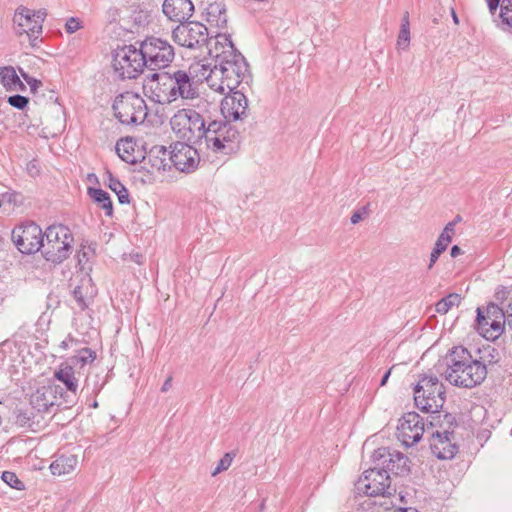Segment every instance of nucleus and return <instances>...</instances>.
<instances>
[{
    "instance_id": "obj_50",
    "label": "nucleus",
    "mask_w": 512,
    "mask_h": 512,
    "mask_svg": "<svg viewBox=\"0 0 512 512\" xmlns=\"http://www.w3.org/2000/svg\"><path fill=\"white\" fill-rule=\"evenodd\" d=\"M172 377H168L161 387L162 392H167L171 388Z\"/></svg>"
},
{
    "instance_id": "obj_38",
    "label": "nucleus",
    "mask_w": 512,
    "mask_h": 512,
    "mask_svg": "<svg viewBox=\"0 0 512 512\" xmlns=\"http://www.w3.org/2000/svg\"><path fill=\"white\" fill-rule=\"evenodd\" d=\"M234 456L231 453H225L224 456L219 460L214 471L211 473L212 476H216L223 471H226L232 464Z\"/></svg>"
},
{
    "instance_id": "obj_3",
    "label": "nucleus",
    "mask_w": 512,
    "mask_h": 512,
    "mask_svg": "<svg viewBox=\"0 0 512 512\" xmlns=\"http://www.w3.org/2000/svg\"><path fill=\"white\" fill-rule=\"evenodd\" d=\"M46 17V9L34 10L24 5L18 6L12 18L15 35L18 37L25 35L32 48L38 47Z\"/></svg>"
},
{
    "instance_id": "obj_23",
    "label": "nucleus",
    "mask_w": 512,
    "mask_h": 512,
    "mask_svg": "<svg viewBox=\"0 0 512 512\" xmlns=\"http://www.w3.org/2000/svg\"><path fill=\"white\" fill-rule=\"evenodd\" d=\"M204 19L211 27L224 29L227 25L225 5L221 2L208 4L204 11Z\"/></svg>"
},
{
    "instance_id": "obj_49",
    "label": "nucleus",
    "mask_w": 512,
    "mask_h": 512,
    "mask_svg": "<svg viewBox=\"0 0 512 512\" xmlns=\"http://www.w3.org/2000/svg\"><path fill=\"white\" fill-rule=\"evenodd\" d=\"M464 254L463 250L457 246V245H454L451 249H450V256L453 257V258H456L460 255Z\"/></svg>"
},
{
    "instance_id": "obj_27",
    "label": "nucleus",
    "mask_w": 512,
    "mask_h": 512,
    "mask_svg": "<svg viewBox=\"0 0 512 512\" xmlns=\"http://www.w3.org/2000/svg\"><path fill=\"white\" fill-rule=\"evenodd\" d=\"M88 195L107 217L113 216V204L110 195L106 191L90 187L88 188Z\"/></svg>"
},
{
    "instance_id": "obj_54",
    "label": "nucleus",
    "mask_w": 512,
    "mask_h": 512,
    "mask_svg": "<svg viewBox=\"0 0 512 512\" xmlns=\"http://www.w3.org/2000/svg\"><path fill=\"white\" fill-rule=\"evenodd\" d=\"M441 415L432 416V420L430 421V424L432 426H436L440 422Z\"/></svg>"
},
{
    "instance_id": "obj_31",
    "label": "nucleus",
    "mask_w": 512,
    "mask_h": 512,
    "mask_svg": "<svg viewBox=\"0 0 512 512\" xmlns=\"http://www.w3.org/2000/svg\"><path fill=\"white\" fill-rule=\"evenodd\" d=\"M448 247V225L443 228L442 233L440 234L438 240L435 243V246L430 254V262L428 268L431 269L433 265L438 260L439 256L447 249Z\"/></svg>"
},
{
    "instance_id": "obj_33",
    "label": "nucleus",
    "mask_w": 512,
    "mask_h": 512,
    "mask_svg": "<svg viewBox=\"0 0 512 512\" xmlns=\"http://www.w3.org/2000/svg\"><path fill=\"white\" fill-rule=\"evenodd\" d=\"M389 457L390 459L389 462L387 463V468L389 470L395 472L396 474L404 473L405 471H407V458L403 454L399 452H395L394 454L389 453Z\"/></svg>"
},
{
    "instance_id": "obj_34",
    "label": "nucleus",
    "mask_w": 512,
    "mask_h": 512,
    "mask_svg": "<svg viewBox=\"0 0 512 512\" xmlns=\"http://www.w3.org/2000/svg\"><path fill=\"white\" fill-rule=\"evenodd\" d=\"M95 357V352L90 348H82L78 351L77 355L69 358L68 361L73 365L80 363L81 366H84L87 363L93 362Z\"/></svg>"
},
{
    "instance_id": "obj_39",
    "label": "nucleus",
    "mask_w": 512,
    "mask_h": 512,
    "mask_svg": "<svg viewBox=\"0 0 512 512\" xmlns=\"http://www.w3.org/2000/svg\"><path fill=\"white\" fill-rule=\"evenodd\" d=\"M8 103L18 109H24L28 104V98L22 95H13L8 98Z\"/></svg>"
},
{
    "instance_id": "obj_58",
    "label": "nucleus",
    "mask_w": 512,
    "mask_h": 512,
    "mask_svg": "<svg viewBox=\"0 0 512 512\" xmlns=\"http://www.w3.org/2000/svg\"><path fill=\"white\" fill-rule=\"evenodd\" d=\"M393 498L396 500V501H403V496H401L400 494L398 496L396 495H393Z\"/></svg>"
},
{
    "instance_id": "obj_42",
    "label": "nucleus",
    "mask_w": 512,
    "mask_h": 512,
    "mask_svg": "<svg viewBox=\"0 0 512 512\" xmlns=\"http://www.w3.org/2000/svg\"><path fill=\"white\" fill-rule=\"evenodd\" d=\"M460 350H467L466 348L459 346L455 347L452 351H450V364H454L455 362L462 359V353Z\"/></svg>"
},
{
    "instance_id": "obj_8",
    "label": "nucleus",
    "mask_w": 512,
    "mask_h": 512,
    "mask_svg": "<svg viewBox=\"0 0 512 512\" xmlns=\"http://www.w3.org/2000/svg\"><path fill=\"white\" fill-rule=\"evenodd\" d=\"M239 132L234 126L223 121H211L205 130L203 140L208 149L213 152L228 153L234 148Z\"/></svg>"
},
{
    "instance_id": "obj_56",
    "label": "nucleus",
    "mask_w": 512,
    "mask_h": 512,
    "mask_svg": "<svg viewBox=\"0 0 512 512\" xmlns=\"http://www.w3.org/2000/svg\"><path fill=\"white\" fill-rule=\"evenodd\" d=\"M467 468H468V463L467 462H462L461 465H460V468H459V472H463Z\"/></svg>"
},
{
    "instance_id": "obj_28",
    "label": "nucleus",
    "mask_w": 512,
    "mask_h": 512,
    "mask_svg": "<svg viewBox=\"0 0 512 512\" xmlns=\"http://www.w3.org/2000/svg\"><path fill=\"white\" fill-rule=\"evenodd\" d=\"M411 41V33H410V20H409V12H404L402 19L400 30L397 36L396 48L398 50L406 51L410 46Z\"/></svg>"
},
{
    "instance_id": "obj_11",
    "label": "nucleus",
    "mask_w": 512,
    "mask_h": 512,
    "mask_svg": "<svg viewBox=\"0 0 512 512\" xmlns=\"http://www.w3.org/2000/svg\"><path fill=\"white\" fill-rule=\"evenodd\" d=\"M141 50L146 67L151 70L167 67L174 59L173 46L167 41L157 37H148L141 43Z\"/></svg>"
},
{
    "instance_id": "obj_6",
    "label": "nucleus",
    "mask_w": 512,
    "mask_h": 512,
    "mask_svg": "<svg viewBox=\"0 0 512 512\" xmlns=\"http://www.w3.org/2000/svg\"><path fill=\"white\" fill-rule=\"evenodd\" d=\"M170 125L178 138L198 144L203 141L205 135V121L203 117L193 109H180L170 119Z\"/></svg>"
},
{
    "instance_id": "obj_45",
    "label": "nucleus",
    "mask_w": 512,
    "mask_h": 512,
    "mask_svg": "<svg viewBox=\"0 0 512 512\" xmlns=\"http://www.w3.org/2000/svg\"><path fill=\"white\" fill-rule=\"evenodd\" d=\"M505 315V326L507 325L510 329H512V300L508 303L506 309L504 310Z\"/></svg>"
},
{
    "instance_id": "obj_16",
    "label": "nucleus",
    "mask_w": 512,
    "mask_h": 512,
    "mask_svg": "<svg viewBox=\"0 0 512 512\" xmlns=\"http://www.w3.org/2000/svg\"><path fill=\"white\" fill-rule=\"evenodd\" d=\"M423 418L416 412H408L402 416L397 426V437L407 447L419 442L424 434Z\"/></svg>"
},
{
    "instance_id": "obj_55",
    "label": "nucleus",
    "mask_w": 512,
    "mask_h": 512,
    "mask_svg": "<svg viewBox=\"0 0 512 512\" xmlns=\"http://www.w3.org/2000/svg\"><path fill=\"white\" fill-rule=\"evenodd\" d=\"M459 221H461V217L458 215V216H456V218L454 219V221H453V222H450V232H452V231H453V225H454L455 223L459 222Z\"/></svg>"
},
{
    "instance_id": "obj_22",
    "label": "nucleus",
    "mask_w": 512,
    "mask_h": 512,
    "mask_svg": "<svg viewBox=\"0 0 512 512\" xmlns=\"http://www.w3.org/2000/svg\"><path fill=\"white\" fill-rule=\"evenodd\" d=\"M55 380L61 382L68 392L76 394L79 387V379L76 376L74 365L66 360L60 363L53 373Z\"/></svg>"
},
{
    "instance_id": "obj_32",
    "label": "nucleus",
    "mask_w": 512,
    "mask_h": 512,
    "mask_svg": "<svg viewBox=\"0 0 512 512\" xmlns=\"http://www.w3.org/2000/svg\"><path fill=\"white\" fill-rule=\"evenodd\" d=\"M107 185L117 195L121 204L129 203L128 190L110 172L107 173Z\"/></svg>"
},
{
    "instance_id": "obj_35",
    "label": "nucleus",
    "mask_w": 512,
    "mask_h": 512,
    "mask_svg": "<svg viewBox=\"0 0 512 512\" xmlns=\"http://www.w3.org/2000/svg\"><path fill=\"white\" fill-rule=\"evenodd\" d=\"M479 353L481 354L480 362L485 365L486 363L491 364L499 360V352L494 347L487 346L483 350H479Z\"/></svg>"
},
{
    "instance_id": "obj_51",
    "label": "nucleus",
    "mask_w": 512,
    "mask_h": 512,
    "mask_svg": "<svg viewBox=\"0 0 512 512\" xmlns=\"http://www.w3.org/2000/svg\"><path fill=\"white\" fill-rule=\"evenodd\" d=\"M449 453H450V460H451L458 453V447L455 444H453V445L450 444Z\"/></svg>"
},
{
    "instance_id": "obj_12",
    "label": "nucleus",
    "mask_w": 512,
    "mask_h": 512,
    "mask_svg": "<svg viewBox=\"0 0 512 512\" xmlns=\"http://www.w3.org/2000/svg\"><path fill=\"white\" fill-rule=\"evenodd\" d=\"M476 321L479 333L487 340L498 339L506 327L504 310L494 303L477 308Z\"/></svg>"
},
{
    "instance_id": "obj_61",
    "label": "nucleus",
    "mask_w": 512,
    "mask_h": 512,
    "mask_svg": "<svg viewBox=\"0 0 512 512\" xmlns=\"http://www.w3.org/2000/svg\"><path fill=\"white\" fill-rule=\"evenodd\" d=\"M443 417L446 419L448 417V413L444 412Z\"/></svg>"
},
{
    "instance_id": "obj_26",
    "label": "nucleus",
    "mask_w": 512,
    "mask_h": 512,
    "mask_svg": "<svg viewBox=\"0 0 512 512\" xmlns=\"http://www.w3.org/2000/svg\"><path fill=\"white\" fill-rule=\"evenodd\" d=\"M90 282L91 279H83L81 284L73 290V297L81 310L88 307L90 300L94 296V288Z\"/></svg>"
},
{
    "instance_id": "obj_37",
    "label": "nucleus",
    "mask_w": 512,
    "mask_h": 512,
    "mask_svg": "<svg viewBox=\"0 0 512 512\" xmlns=\"http://www.w3.org/2000/svg\"><path fill=\"white\" fill-rule=\"evenodd\" d=\"M499 16L504 24L512 26V0H502Z\"/></svg>"
},
{
    "instance_id": "obj_52",
    "label": "nucleus",
    "mask_w": 512,
    "mask_h": 512,
    "mask_svg": "<svg viewBox=\"0 0 512 512\" xmlns=\"http://www.w3.org/2000/svg\"><path fill=\"white\" fill-rule=\"evenodd\" d=\"M390 374H391V369H389V370L384 374V376H383V378H382V380H381L380 386H384V385L387 383V381H388V379H389Z\"/></svg>"
},
{
    "instance_id": "obj_24",
    "label": "nucleus",
    "mask_w": 512,
    "mask_h": 512,
    "mask_svg": "<svg viewBox=\"0 0 512 512\" xmlns=\"http://www.w3.org/2000/svg\"><path fill=\"white\" fill-rule=\"evenodd\" d=\"M78 465V458L74 454H61L54 459L49 469L53 476H64L72 473Z\"/></svg>"
},
{
    "instance_id": "obj_10",
    "label": "nucleus",
    "mask_w": 512,
    "mask_h": 512,
    "mask_svg": "<svg viewBox=\"0 0 512 512\" xmlns=\"http://www.w3.org/2000/svg\"><path fill=\"white\" fill-rule=\"evenodd\" d=\"M358 493L370 497L382 496L384 499L392 496L390 488V476L387 470L372 468L366 470L355 484ZM387 501L380 502V505H387Z\"/></svg>"
},
{
    "instance_id": "obj_9",
    "label": "nucleus",
    "mask_w": 512,
    "mask_h": 512,
    "mask_svg": "<svg viewBox=\"0 0 512 512\" xmlns=\"http://www.w3.org/2000/svg\"><path fill=\"white\" fill-rule=\"evenodd\" d=\"M145 66L146 62L141 47L137 49L129 45L116 50L113 68L119 77L134 79L142 73Z\"/></svg>"
},
{
    "instance_id": "obj_19",
    "label": "nucleus",
    "mask_w": 512,
    "mask_h": 512,
    "mask_svg": "<svg viewBox=\"0 0 512 512\" xmlns=\"http://www.w3.org/2000/svg\"><path fill=\"white\" fill-rule=\"evenodd\" d=\"M170 159L176 169L182 172L193 171L199 163L197 150L190 144L184 142L174 144Z\"/></svg>"
},
{
    "instance_id": "obj_29",
    "label": "nucleus",
    "mask_w": 512,
    "mask_h": 512,
    "mask_svg": "<svg viewBox=\"0 0 512 512\" xmlns=\"http://www.w3.org/2000/svg\"><path fill=\"white\" fill-rule=\"evenodd\" d=\"M116 152L118 156L125 162L134 164L137 162L135 155V143L132 139H121L116 143Z\"/></svg>"
},
{
    "instance_id": "obj_15",
    "label": "nucleus",
    "mask_w": 512,
    "mask_h": 512,
    "mask_svg": "<svg viewBox=\"0 0 512 512\" xmlns=\"http://www.w3.org/2000/svg\"><path fill=\"white\" fill-rule=\"evenodd\" d=\"M173 89L171 76L166 73L152 74L143 85L145 95L159 104H170L175 101Z\"/></svg>"
},
{
    "instance_id": "obj_40",
    "label": "nucleus",
    "mask_w": 512,
    "mask_h": 512,
    "mask_svg": "<svg viewBox=\"0 0 512 512\" xmlns=\"http://www.w3.org/2000/svg\"><path fill=\"white\" fill-rule=\"evenodd\" d=\"M81 28H82V23L78 18L70 17L69 19H67L66 24H65V29H66L67 33H69V34L75 33L76 31H78Z\"/></svg>"
},
{
    "instance_id": "obj_4",
    "label": "nucleus",
    "mask_w": 512,
    "mask_h": 512,
    "mask_svg": "<svg viewBox=\"0 0 512 512\" xmlns=\"http://www.w3.org/2000/svg\"><path fill=\"white\" fill-rule=\"evenodd\" d=\"M416 406L425 412L438 413L446 401V389L435 376L424 375L414 388Z\"/></svg>"
},
{
    "instance_id": "obj_2",
    "label": "nucleus",
    "mask_w": 512,
    "mask_h": 512,
    "mask_svg": "<svg viewBox=\"0 0 512 512\" xmlns=\"http://www.w3.org/2000/svg\"><path fill=\"white\" fill-rule=\"evenodd\" d=\"M74 237L67 226L54 224L45 231L42 254L47 261L62 263L72 253Z\"/></svg>"
},
{
    "instance_id": "obj_62",
    "label": "nucleus",
    "mask_w": 512,
    "mask_h": 512,
    "mask_svg": "<svg viewBox=\"0 0 512 512\" xmlns=\"http://www.w3.org/2000/svg\"><path fill=\"white\" fill-rule=\"evenodd\" d=\"M390 504H391L392 506H395V504H396V503H395V501L391 500V501H390Z\"/></svg>"
},
{
    "instance_id": "obj_30",
    "label": "nucleus",
    "mask_w": 512,
    "mask_h": 512,
    "mask_svg": "<svg viewBox=\"0 0 512 512\" xmlns=\"http://www.w3.org/2000/svg\"><path fill=\"white\" fill-rule=\"evenodd\" d=\"M0 82L7 90H17L23 85L11 66L0 68Z\"/></svg>"
},
{
    "instance_id": "obj_18",
    "label": "nucleus",
    "mask_w": 512,
    "mask_h": 512,
    "mask_svg": "<svg viewBox=\"0 0 512 512\" xmlns=\"http://www.w3.org/2000/svg\"><path fill=\"white\" fill-rule=\"evenodd\" d=\"M170 76L172 79V86H174L173 93L175 101L179 98L194 99L197 95V87L194 83V79L196 78L198 81L204 79L201 76V71H198V76H195L194 74H191L190 70L188 72L178 70L173 74H170Z\"/></svg>"
},
{
    "instance_id": "obj_17",
    "label": "nucleus",
    "mask_w": 512,
    "mask_h": 512,
    "mask_svg": "<svg viewBox=\"0 0 512 512\" xmlns=\"http://www.w3.org/2000/svg\"><path fill=\"white\" fill-rule=\"evenodd\" d=\"M221 113L227 121L244 120L248 117V99L244 93L238 90L226 92L221 101Z\"/></svg>"
},
{
    "instance_id": "obj_41",
    "label": "nucleus",
    "mask_w": 512,
    "mask_h": 512,
    "mask_svg": "<svg viewBox=\"0 0 512 512\" xmlns=\"http://www.w3.org/2000/svg\"><path fill=\"white\" fill-rule=\"evenodd\" d=\"M367 216L366 208L359 209L351 215L350 221L352 224H358Z\"/></svg>"
},
{
    "instance_id": "obj_13",
    "label": "nucleus",
    "mask_w": 512,
    "mask_h": 512,
    "mask_svg": "<svg viewBox=\"0 0 512 512\" xmlns=\"http://www.w3.org/2000/svg\"><path fill=\"white\" fill-rule=\"evenodd\" d=\"M45 232L32 221L19 224L12 230V240L17 249L24 254L42 251Z\"/></svg>"
},
{
    "instance_id": "obj_7",
    "label": "nucleus",
    "mask_w": 512,
    "mask_h": 512,
    "mask_svg": "<svg viewBox=\"0 0 512 512\" xmlns=\"http://www.w3.org/2000/svg\"><path fill=\"white\" fill-rule=\"evenodd\" d=\"M115 117L126 125L141 124L147 117L145 100L134 92H125L118 95L113 103Z\"/></svg>"
},
{
    "instance_id": "obj_43",
    "label": "nucleus",
    "mask_w": 512,
    "mask_h": 512,
    "mask_svg": "<svg viewBox=\"0 0 512 512\" xmlns=\"http://www.w3.org/2000/svg\"><path fill=\"white\" fill-rule=\"evenodd\" d=\"M78 341L71 335H68L61 343L60 348L62 350H68L73 346L77 345Z\"/></svg>"
},
{
    "instance_id": "obj_21",
    "label": "nucleus",
    "mask_w": 512,
    "mask_h": 512,
    "mask_svg": "<svg viewBox=\"0 0 512 512\" xmlns=\"http://www.w3.org/2000/svg\"><path fill=\"white\" fill-rule=\"evenodd\" d=\"M162 11L169 20L182 23L192 16L194 5L191 0H164Z\"/></svg>"
},
{
    "instance_id": "obj_44",
    "label": "nucleus",
    "mask_w": 512,
    "mask_h": 512,
    "mask_svg": "<svg viewBox=\"0 0 512 512\" xmlns=\"http://www.w3.org/2000/svg\"><path fill=\"white\" fill-rule=\"evenodd\" d=\"M436 312L445 315L448 312V298H442L435 306Z\"/></svg>"
},
{
    "instance_id": "obj_57",
    "label": "nucleus",
    "mask_w": 512,
    "mask_h": 512,
    "mask_svg": "<svg viewBox=\"0 0 512 512\" xmlns=\"http://www.w3.org/2000/svg\"><path fill=\"white\" fill-rule=\"evenodd\" d=\"M451 15L453 17V21L455 23H458V17H457V15H456V13H455V11L453 9L451 10Z\"/></svg>"
},
{
    "instance_id": "obj_47",
    "label": "nucleus",
    "mask_w": 512,
    "mask_h": 512,
    "mask_svg": "<svg viewBox=\"0 0 512 512\" xmlns=\"http://www.w3.org/2000/svg\"><path fill=\"white\" fill-rule=\"evenodd\" d=\"M446 363L445 360H439L438 364L435 366L437 371L443 376L445 379H448V376L446 375L448 371V367H445Z\"/></svg>"
},
{
    "instance_id": "obj_20",
    "label": "nucleus",
    "mask_w": 512,
    "mask_h": 512,
    "mask_svg": "<svg viewBox=\"0 0 512 512\" xmlns=\"http://www.w3.org/2000/svg\"><path fill=\"white\" fill-rule=\"evenodd\" d=\"M58 395H62L61 388L57 385H44L38 387L30 396L31 406L38 412H49L58 405Z\"/></svg>"
},
{
    "instance_id": "obj_48",
    "label": "nucleus",
    "mask_w": 512,
    "mask_h": 512,
    "mask_svg": "<svg viewBox=\"0 0 512 512\" xmlns=\"http://www.w3.org/2000/svg\"><path fill=\"white\" fill-rule=\"evenodd\" d=\"M462 300V295L458 293H450V308L452 306H459Z\"/></svg>"
},
{
    "instance_id": "obj_5",
    "label": "nucleus",
    "mask_w": 512,
    "mask_h": 512,
    "mask_svg": "<svg viewBox=\"0 0 512 512\" xmlns=\"http://www.w3.org/2000/svg\"><path fill=\"white\" fill-rule=\"evenodd\" d=\"M462 359L450 364V384L472 388L480 384L487 375L485 364L472 359L468 350H460Z\"/></svg>"
},
{
    "instance_id": "obj_59",
    "label": "nucleus",
    "mask_w": 512,
    "mask_h": 512,
    "mask_svg": "<svg viewBox=\"0 0 512 512\" xmlns=\"http://www.w3.org/2000/svg\"><path fill=\"white\" fill-rule=\"evenodd\" d=\"M26 81L28 82V84H30L32 86V88H34L36 86V84H40V82L37 81V80H34L33 84H31V82L29 80H27V79H26Z\"/></svg>"
},
{
    "instance_id": "obj_36",
    "label": "nucleus",
    "mask_w": 512,
    "mask_h": 512,
    "mask_svg": "<svg viewBox=\"0 0 512 512\" xmlns=\"http://www.w3.org/2000/svg\"><path fill=\"white\" fill-rule=\"evenodd\" d=\"M1 478L7 485L14 489H24V483L18 478V476L14 472L4 471L2 473Z\"/></svg>"
},
{
    "instance_id": "obj_1",
    "label": "nucleus",
    "mask_w": 512,
    "mask_h": 512,
    "mask_svg": "<svg viewBox=\"0 0 512 512\" xmlns=\"http://www.w3.org/2000/svg\"><path fill=\"white\" fill-rule=\"evenodd\" d=\"M209 52L215 57L213 67L194 63L190 65V72L198 76V71H201V76L211 90L223 95L236 90L250 77L248 63L236 50L230 35L217 33Z\"/></svg>"
},
{
    "instance_id": "obj_25",
    "label": "nucleus",
    "mask_w": 512,
    "mask_h": 512,
    "mask_svg": "<svg viewBox=\"0 0 512 512\" xmlns=\"http://www.w3.org/2000/svg\"><path fill=\"white\" fill-rule=\"evenodd\" d=\"M430 449L438 459H446L448 451V430L435 431L430 438Z\"/></svg>"
},
{
    "instance_id": "obj_46",
    "label": "nucleus",
    "mask_w": 512,
    "mask_h": 512,
    "mask_svg": "<svg viewBox=\"0 0 512 512\" xmlns=\"http://www.w3.org/2000/svg\"><path fill=\"white\" fill-rule=\"evenodd\" d=\"M487 2L490 13L495 14L498 7L501 8L502 0H485Z\"/></svg>"
},
{
    "instance_id": "obj_14",
    "label": "nucleus",
    "mask_w": 512,
    "mask_h": 512,
    "mask_svg": "<svg viewBox=\"0 0 512 512\" xmlns=\"http://www.w3.org/2000/svg\"><path fill=\"white\" fill-rule=\"evenodd\" d=\"M172 37L178 45L195 49L206 44L208 28L196 21L182 23L173 30Z\"/></svg>"
},
{
    "instance_id": "obj_53",
    "label": "nucleus",
    "mask_w": 512,
    "mask_h": 512,
    "mask_svg": "<svg viewBox=\"0 0 512 512\" xmlns=\"http://www.w3.org/2000/svg\"><path fill=\"white\" fill-rule=\"evenodd\" d=\"M394 512H418L415 508H402V507H399L397 508Z\"/></svg>"
},
{
    "instance_id": "obj_60",
    "label": "nucleus",
    "mask_w": 512,
    "mask_h": 512,
    "mask_svg": "<svg viewBox=\"0 0 512 512\" xmlns=\"http://www.w3.org/2000/svg\"><path fill=\"white\" fill-rule=\"evenodd\" d=\"M378 452H379L380 456H384L386 449H379Z\"/></svg>"
}]
</instances>
